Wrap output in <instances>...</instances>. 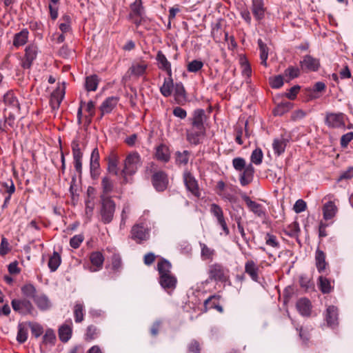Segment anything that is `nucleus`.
<instances>
[{"mask_svg": "<svg viewBox=\"0 0 353 353\" xmlns=\"http://www.w3.org/2000/svg\"><path fill=\"white\" fill-rule=\"evenodd\" d=\"M3 101L7 106L12 108L15 112H20V103L12 91H9L3 96Z\"/></svg>", "mask_w": 353, "mask_h": 353, "instance_id": "nucleus-23", "label": "nucleus"}, {"mask_svg": "<svg viewBox=\"0 0 353 353\" xmlns=\"http://www.w3.org/2000/svg\"><path fill=\"white\" fill-rule=\"evenodd\" d=\"M188 352L190 353H200L201 347L199 343L196 340H192L188 346Z\"/></svg>", "mask_w": 353, "mask_h": 353, "instance_id": "nucleus-63", "label": "nucleus"}, {"mask_svg": "<svg viewBox=\"0 0 353 353\" xmlns=\"http://www.w3.org/2000/svg\"><path fill=\"white\" fill-rule=\"evenodd\" d=\"M100 334L99 329L94 325H88L86 328V332L85 334V340L86 341H91L96 339Z\"/></svg>", "mask_w": 353, "mask_h": 353, "instance_id": "nucleus-37", "label": "nucleus"}, {"mask_svg": "<svg viewBox=\"0 0 353 353\" xmlns=\"http://www.w3.org/2000/svg\"><path fill=\"white\" fill-rule=\"evenodd\" d=\"M11 305L14 312L21 315L33 314L34 308L32 303L27 299H14Z\"/></svg>", "mask_w": 353, "mask_h": 353, "instance_id": "nucleus-5", "label": "nucleus"}, {"mask_svg": "<svg viewBox=\"0 0 353 353\" xmlns=\"http://www.w3.org/2000/svg\"><path fill=\"white\" fill-rule=\"evenodd\" d=\"M56 339L55 334L51 329H48L43 336V341L45 343H54Z\"/></svg>", "mask_w": 353, "mask_h": 353, "instance_id": "nucleus-59", "label": "nucleus"}, {"mask_svg": "<svg viewBox=\"0 0 353 353\" xmlns=\"http://www.w3.org/2000/svg\"><path fill=\"white\" fill-rule=\"evenodd\" d=\"M296 308L302 316H308L311 313V303L310 301L306 299L303 298L299 299L296 303Z\"/></svg>", "mask_w": 353, "mask_h": 353, "instance_id": "nucleus-27", "label": "nucleus"}, {"mask_svg": "<svg viewBox=\"0 0 353 353\" xmlns=\"http://www.w3.org/2000/svg\"><path fill=\"white\" fill-rule=\"evenodd\" d=\"M288 140L281 137L275 139L272 143L273 150L275 154L280 156L285 152Z\"/></svg>", "mask_w": 353, "mask_h": 353, "instance_id": "nucleus-30", "label": "nucleus"}, {"mask_svg": "<svg viewBox=\"0 0 353 353\" xmlns=\"http://www.w3.org/2000/svg\"><path fill=\"white\" fill-rule=\"evenodd\" d=\"M251 74H252L251 66H250L248 61L244 57V76L245 75L246 76V77L244 79V81L248 84L251 83V79H250Z\"/></svg>", "mask_w": 353, "mask_h": 353, "instance_id": "nucleus-60", "label": "nucleus"}, {"mask_svg": "<svg viewBox=\"0 0 353 353\" xmlns=\"http://www.w3.org/2000/svg\"><path fill=\"white\" fill-rule=\"evenodd\" d=\"M190 152L188 150L176 152V162L179 165H185L189 161Z\"/></svg>", "mask_w": 353, "mask_h": 353, "instance_id": "nucleus-46", "label": "nucleus"}, {"mask_svg": "<svg viewBox=\"0 0 353 353\" xmlns=\"http://www.w3.org/2000/svg\"><path fill=\"white\" fill-rule=\"evenodd\" d=\"M119 102V98L117 97H108L101 105L99 110L101 111L100 119L104 114L110 113L113 109L117 106Z\"/></svg>", "mask_w": 353, "mask_h": 353, "instance_id": "nucleus-18", "label": "nucleus"}, {"mask_svg": "<svg viewBox=\"0 0 353 353\" xmlns=\"http://www.w3.org/2000/svg\"><path fill=\"white\" fill-rule=\"evenodd\" d=\"M203 66V63L200 60H193L189 62L187 65V70L190 72L196 73L201 70Z\"/></svg>", "mask_w": 353, "mask_h": 353, "instance_id": "nucleus-48", "label": "nucleus"}, {"mask_svg": "<svg viewBox=\"0 0 353 353\" xmlns=\"http://www.w3.org/2000/svg\"><path fill=\"white\" fill-rule=\"evenodd\" d=\"M318 285L323 294L330 293L332 289L330 281L322 275L319 277Z\"/></svg>", "mask_w": 353, "mask_h": 353, "instance_id": "nucleus-40", "label": "nucleus"}, {"mask_svg": "<svg viewBox=\"0 0 353 353\" xmlns=\"http://www.w3.org/2000/svg\"><path fill=\"white\" fill-rule=\"evenodd\" d=\"M206 119L205 111L203 109H196L193 112L191 119L192 125L196 128H205L204 127V121Z\"/></svg>", "mask_w": 353, "mask_h": 353, "instance_id": "nucleus-20", "label": "nucleus"}, {"mask_svg": "<svg viewBox=\"0 0 353 353\" xmlns=\"http://www.w3.org/2000/svg\"><path fill=\"white\" fill-rule=\"evenodd\" d=\"M172 264L165 259H161L157 263V270L159 276L172 273Z\"/></svg>", "mask_w": 353, "mask_h": 353, "instance_id": "nucleus-33", "label": "nucleus"}, {"mask_svg": "<svg viewBox=\"0 0 353 353\" xmlns=\"http://www.w3.org/2000/svg\"><path fill=\"white\" fill-rule=\"evenodd\" d=\"M347 116L343 112H327L325 117V123L330 128H345Z\"/></svg>", "mask_w": 353, "mask_h": 353, "instance_id": "nucleus-4", "label": "nucleus"}, {"mask_svg": "<svg viewBox=\"0 0 353 353\" xmlns=\"http://www.w3.org/2000/svg\"><path fill=\"white\" fill-rule=\"evenodd\" d=\"M64 93L61 94V97H59L56 93H53L50 99V105L52 109H58L61 102L63 98Z\"/></svg>", "mask_w": 353, "mask_h": 353, "instance_id": "nucleus-55", "label": "nucleus"}, {"mask_svg": "<svg viewBox=\"0 0 353 353\" xmlns=\"http://www.w3.org/2000/svg\"><path fill=\"white\" fill-rule=\"evenodd\" d=\"M154 156L158 161L164 163L168 162L170 159L169 148L163 143L160 144L156 148Z\"/></svg>", "mask_w": 353, "mask_h": 353, "instance_id": "nucleus-21", "label": "nucleus"}, {"mask_svg": "<svg viewBox=\"0 0 353 353\" xmlns=\"http://www.w3.org/2000/svg\"><path fill=\"white\" fill-rule=\"evenodd\" d=\"M102 194L101 196H109L114 188L113 181L108 177L104 176L101 180Z\"/></svg>", "mask_w": 353, "mask_h": 353, "instance_id": "nucleus-35", "label": "nucleus"}, {"mask_svg": "<svg viewBox=\"0 0 353 353\" xmlns=\"http://www.w3.org/2000/svg\"><path fill=\"white\" fill-rule=\"evenodd\" d=\"M185 90L181 83H176L174 86V96L176 100H181L185 98Z\"/></svg>", "mask_w": 353, "mask_h": 353, "instance_id": "nucleus-51", "label": "nucleus"}, {"mask_svg": "<svg viewBox=\"0 0 353 353\" xmlns=\"http://www.w3.org/2000/svg\"><path fill=\"white\" fill-rule=\"evenodd\" d=\"M131 13L130 14V18L134 17L143 18L144 8L142 5L141 0H135L133 3L130 5Z\"/></svg>", "mask_w": 353, "mask_h": 353, "instance_id": "nucleus-28", "label": "nucleus"}, {"mask_svg": "<svg viewBox=\"0 0 353 353\" xmlns=\"http://www.w3.org/2000/svg\"><path fill=\"white\" fill-rule=\"evenodd\" d=\"M150 236V230L144 223L135 224L131 230V237L137 243L147 241Z\"/></svg>", "mask_w": 353, "mask_h": 353, "instance_id": "nucleus-7", "label": "nucleus"}, {"mask_svg": "<svg viewBox=\"0 0 353 353\" xmlns=\"http://www.w3.org/2000/svg\"><path fill=\"white\" fill-rule=\"evenodd\" d=\"M183 181L187 190L195 196L199 197L200 196V192L197 181L188 170L185 171L183 173Z\"/></svg>", "mask_w": 353, "mask_h": 353, "instance_id": "nucleus-12", "label": "nucleus"}, {"mask_svg": "<svg viewBox=\"0 0 353 353\" xmlns=\"http://www.w3.org/2000/svg\"><path fill=\"white\" fill-rule=\"evenodd\" d=\"M148 67V64L145 61L134 62L129 68V72H130L131 75L140 77L145 73Z\"/></svg>", "mask_w": 353, "mask_h": 353, "instance_id": "nucleus-22", "label": "nucleus"}, {"mask_svg": "<svg viewBox=\"0 0 353 353\" xmlns=\"http://www.w3.org/2000/svg\"><path fill=\"white\" fill-rule=\"evenodd\" d=\"M205 134V128H196L192 126V128L187 130V140L192 144L198 145L201 139Z\"/></svg>", "mask_w": 353, "mask_h": 353, "instance_id": "nucleus-15", "label": "nucleus"}, {"mask_svg": "<svg viewBox=\"0 0 353 353\" xmlns=\"http://www.w3.org/2000/svg\"><path fill=\"white\" fill-rule=\"evenodd\" d=\"M84 236L83 234H77L70 239V245L74 248L77 249L79 248L80 245L83 242Z\"/></svg>", "mask_w": 353, "mask_h": 353, "instance_id": "nucleus-57", "label": "nucleus"}, {"mask_svg": "<svg viewBox=\"0 0 353 353\" xmlns=\"http://www.w3.org/2000/svg\"><path fill=\"white\" fill-rule=\"evenodd\" d=\"M284 74L286 77H288L290 79H293L299 76L300 70L296 67L290 66L285 70Z\"/></svg>", "mask_w": 353, "mask_h": 353, "instance_id": "nucleus-56", "label": "nucleus"}, {"mask_svg": "<svg viewBox=\"0 0 353 353\" xmlns=\"http://www.w3.org/2000/svg\"><path fill=\"white\" fill-rule=\"evenodd\" d=\"M74 317L76 323H81L84 319V306L81 303H76L74 307Z\"/></svg>", "mask_w": 353, "mask_h": 353, "instance_id": "nucleus-44", "label": "nucleus"}, {"mask_svg": "<svg viewBox=\"0 0 353 353\" xmlns=\"http://www.w3.org/2000/svg\"><path fill=\"white\" fill-rule=\"evenodd\" d=\"M29 31L28 29L24 28L19 32L16 33L13 37V46L18 48L24 46L28 40Z\"/></svg>", "mask_w": 353, "mask_h": 353, "instance_id": "nucleus-24", "label": "nucleus"}, {"mask_svg": "<svg viewBox=\"0 0 353 353\" xmlns=\"http://www.w3.org/2000/svg\"><path fill=\"white\" fill-rule=\"evenodd\" d=\"M141 165V157L138 152H133L128 154L125 159L124 168L121 172L123 175L122 183H128L126 175L134 174Z\"/></svg>", "mask_w": 353, "mask_h": 353, "instance_id": "nucleus-1", "label": "nucleus"}, {"mask_svg": "<svg viewBox=\"0 0 353 353\" xmlns=\"http://www.w3.org/2000/svg\"><path fill=\"white\" fill-rule=\"evenodd\" d=\"M39 52L38 46L35 43H30L25 48V54L21 60V67L24 69L31 68Z\"/></svg>", "mask_w": 353, "mask_h": 353, "instance_id": "nucleus-6", "label": "nucleus"}, {"mask_svg": "<svg viewBox=\"0 0 353 353\" xmlns=\"http://www.w3.org/2000/svg\"><path fill=\"white\" fill-rule=\"evenodd\" d=\"M156 60L158 63V68L165 71L168 76H172L171 63L162 51L159 50L157 52Z\"/></svg>", "mask_w": 353, "mask_h": 353, "instance_id": "nucleus-19", "label": "nucleus"}, {"mask_svg": "<svg viewBox=\"0 0 353 353\" xmlns=\"http://www.w3.org/2000/svg\"><path fill=\"white\" fill-rule=\"evenodd\" d=\"M152 183L156 190L158 192L164 191L168 185L167 174L162 170L154 172L152 176Z\"/></svg>", "mask_w": 353, "mask_h": 353, "instance_id": "nucleus-9", "label": "nucleus"}, {"mask_svg": "<svg viewBox=\"0 0 353 353\" xmlns=\"http://www.w3.org/2000/svg\"><path fill=\"white\" fill-rule=\"evenodd\" d=\"M72 152L73 159H82L83 158V149L80 145V142L78 139H74L71 143Z\"/></svg>", "mask_w": 353, "mask_h": 353, "instance_id": "nucleus-41", "label": "nucleus"}, {"mask_svg": "<svg viewBox=\"0 0 353 353\" xmlns=\"http://www.w3.org/2000/svg\"><path fill=\"white\" fill-rule=\"evenodd\" d=\"M174 88L173 79L172 76H168V78L164 79L162 86L160 88L161 94L165 97H170L172 94Z\"/></svg>", "mask_w": 353, "mask_h": 353, "instance_id": "nucleus-31", "label": "nucleus"}, {"mask_svg": "<svg viewBox=\"0 0 353 353\" xmlns=\"http://www.w3.org/2000/svg\"><path fill=\"white\" fill-rule=\"evenodd\" d=\"M258 45L260 51V59L261 65L265 67L268 66L267 59L268 58V48L267 45L263 42V41L259 39L258 40Z\"/></svg>", "mask_w": 353, "mask_h": 353, "instance_id": "nucleus-34", "label": "nucleus"}, {"mask_svg": "<svg viewBox=\"0 0 353 353\" xmlns=\"http://www.w3.org/2000/svg\"><path fill=\"white\" fill-rule=\"evenodd\" d=\"M325 320L329 326H334L337 324L338 310L334 305H330L326 310Z\"/></svg>", "mask_w": 353, "mask_h": 353, "instance_id": "nucleus-26", "label": "nucleus"}, {"mask_svg": "<svg viewBox=\"0 0 353 353\" xmlns=\"http://www.w3.org/2000/svg\"><path fill=\"white\" fill-rule=\"evenodd\" d=\"M263 266L261 263H258L257 261L250 259L248 260L244 265V272L246 273L249 277L256 283H261L262 278Z\"/></svg>", "mask_w": 353, "mask_h": 353, "instance_id": "nucleus-3", "label": "nucleus"}, {"mask_svg": "<svg viewBox=\"0 0 353 353\" xmlns=\"http://www.w3.org/2000/svg\"><path fill=\"white\" fill-rule=\"evenodd\" d=\"M323 218L325 220L332 219L337 212V208L333 201H328L323 208Z\"/></svg>", "mask_w": 353, "mask_h": 353, "instance_id": "nucleus-29", "label": "nucleus"}, {"mask_svg": "<svg viewBox=\"0 0 353 353\" xmlns=\"http://www.w3.org/2000/svg\"><path fill=\"white\" fill-rule=\"evenodd\" d=\"M29 326L32 335L36 338L39 337L43 332V327L39 323L30 322Z\"/></svg>", "mask_w": 353, "mask_h": 353, "instance_id": "nucleus-53", "label": "nucleus"}, {"mask_svg": "<svg viewBox=\"0 0 353 353\" xmlns=\"http://www.w3.org/2000/svg\"><path fill=\"white\" fill-rule=\"evenodd\" d=\"M353 140V132H347L343 134L341 138V145L343 148H345L347 146L349 143Z\"/></svg>", "mask_w": 353, "mask_h": 353, "instance_id": "nucleus-64", "label": "nucleus"}, {"mask_svg": "<svg viewBox=\"0 0 353 353\" xmlns=\"http://www.w3.org/2000/svg\"><path fill=\"white\" fill-rule=\"evenodd\" d=\"M252 12L258 19L263 17L264 8L263 0H252Z\"/></svg>", "mask_w": 353, "mask_h": 353, "instance_id": "nucleus-38", "label": "nucleus"}, {"mask_svg": "<svg viewBox=\"0 0 353 353\" xmlns=\"http://www.w3.org/2000/svg\"><path fill=\"white\" fill-rule=\"evenodd\" d=\"M37 307L42 310H48L51 307V302L49 298L44 294H39L33 300Z\"/></svg>", "mask_w": 353, "mask_h": 353, "instance_id": "nucleus-25", "label": "nucleus"}, {"mask_svg": "<svg viewBox=\"0 0 353 353\" xmlns=\"http://www.w3.org/2000/svg\"><path fill=\"white\" fill-rule=\"evenodd\" d=\"M76 182V176H73L70 181V185L69 189L70 193L73 200H74L78 196V187Z\"/></svg>", "mask_w": 353, "mask_h": 353, "instance_id": "nucleus-58", "label": "nucleus"}, {"mask_svg": "<svg viewBox=\"0 0 353 353\" xmlns=\"http://www.w3.org/2000/svg\"><path fill=\"white\" fill-rule=\"evenodd\" d=\"M100 198L101 221L104 224H108L113 219L116 205L110 196H100Z\"/></svg>", "mask_w": 353, "mask_h": 353, "instance_id": "nucleus-2", "label": "nucleus"}, {"mask_svg": "<svg viewBox=\"0 0 353 353\" xmlns=\"http://www.w3.org/2000/svg\"><path fill=\"white\" fill-rule=\"evenodd\" d=\"M90 261L92 263L90 271L97 272L102 269L104 256L102 252L99 251L92 252L90 255Z\"/></svg>", "mask_w": 353, "mask_h": 353, "instance_id": "nucleus-17", "label": "nucleus"}, {"mask_svg": "<svg viewBox=\"0 0 353 353\" xmlns=\"http://www.w3.org/2000/svg\"><path fill=\"white\" fill-rule=\"evenodd\" d=\"M21 290L22 294L26 298L32 299L34 300V298L37 296V290L35 287L31 283H28L23 285L21 288Z\"/></svg>", "mask_w": 353, "mask_h": 353, "instance_id": "nucleus-39", "label": "nucleus"}, {"mask_svg": "<svg viewBox=\"0 0 353 353\" xmlns=\"http://www.w3.org/2000/svg\"><path fill=\"white\" fill-rule=\"evenodd\" d=\"M72 336L71 326L63 324L59 329V337L62 342H67Z\"/></svg>", "mask_w": 353, "mask_h": 353, "instance_id": "nucleus-36", "label": "nucleus"}, {"mask_svg": "<svg viewBox=\"0 0 353 353\" xmlns=\"http://www.w3.org/2000/svg\"><path fill=\"white\" fill-rule=\"evenodd\" d=\"M28 339V330L21 324L18 325L17 341L19 343H23Z\"/></svg>", "mask_w": 353, "mask_h": 353, "instance_id": "nucleus-49", "label": "nucleus"}, {"mask_svg": "<svg viewBox=\"0 0 353 353\" xmlns=\"http://www.w3.org/2000/svg\"><path fill=\"white\" fill-rule=\"evenodd\" d=\"M302 70L310 71H317L320 67V62L318 59L314 58L310 55H305L300 62Z\"/></svg>", "mask_w": 353, "mask_h": 353, "instance_id": "nucleus-16", "label": "nucleus"}, {"mask_svg": "<svg viewBox=\"0 0 353 353\" xmlns=\"http://www.w3.org/2000/svg\"><path fill=\"white\" fill-rule=\"evenodd\" d=\"M292 108V104L290 102H284L279 104L274 110V114L281 116L288 112Z\"/></svg>", "mask_w": 353, "mask_h": 353, "instance_id": "nucleus-45", "label": "nucleus"}, {"mask_svg": "<svg viewBox=\"0 0 353 353\" xmlns=\"http://www.w3.org/2000/svg\"><path fill=\"white\" fill-rule=\"evenodd\" d=\"M299 284L301 287L305 290H309L314 288V283L311 279L305 275L302 274L299 276Z\"/></svg>", "mask_w": 353, "mask_h": 353, "instance_id": "nucleus-47", "label": "nucleus"}, {"mask_svg": "<svg viewBox=\"0 0 353 353\" xmlns=\"http://www.w3.org/2000/svg\"><path fill=\"white\" fill-rule=\"evenodd\" d=\"M61 262V256L58 252H54L52 255L50 257L48 261V267L51 272L56 271L59 267Z\"/></svg>", "mask_w": 353, "mask_h": 353, "instance_id": "nucleus-42", "label": "nucleus"}, {"mask_svg": "<svg viewBox=\"0 0 353 353\" xmlns=\"http://www.w3.org/2000/svg\"><path fill=\"white\" fill-rule=\"evenodd\" d=\"M204 306L206 310L214 308L219 312H223V307L219 305V296L212 295L204 301Z\"/></svg>", "mask_w": 353, "mask_h": 353, "instance_id": "nucleus-32", "label": "nucleus"}, {"mask_svg": "<svg viewBox=\"0 0 353 353\" xmlns=\"http://www.w3.org/2000/svg\"><path fill=\"white\" fill-rule=\"evenodd\" d=\"M99 82V78L95 74L86 77L85 89L88 91H95L97 89Z\"/></svg>", "mask_w": 353, "mask_h": 353, "instance_id": "nucleus-43", "label": "nucleus"}, {"mask_svg": "<svg viewBox=\"0 0 353 353\" xmlns=\"http://www.w3.org/2000/svg\"><path fill=\"white\" fill-rule=\"evenodd\" d=\"M314 260L318 272L327 274L330 268L329 263L326 261L325 253L319 248L315 251Z\"/></svg>", "mask_w": 353, "mask_h": 353, "instance_id": "nucleus-11", "label": "nucleus"}, {"mask_svg": "<svg viewBox=\"0 0 353 353\" xmlns=\"http://www.w3.org/2000/svg\"><path fill=\"white\" fill-rule=\"evenodd\" d=\"M263 153L261 149H255L251 154V161L256 164L259 165L262 162Z\"/></svg>", "mask_w": 353, "mask_h": 353, "instance_id": "nucleus-54", "label": "nucleus"}, {"mask_svg": "<svg viewBox=\"0 0 353 353\" xmlns=\"http://www.w3.org/2000/svg\"><path fill=\"white\" fill-rule=\"evenodd\" d=\"M210 211L211 214L216 218L218 223L221 225L224 233L228 235L229 234V228L223 216V212L221 208L216 203L210 205Z\"/></svg>", "mask_w": 353, "mask_h": 353, "instance_id": "nucleus-13", "label": "nucleus"}, {"mask_svg": "<svg viewBox=\"0 0 353 353\" xmlns=\"http://www.w3.org/2000/svg\"><path fill=\"white\" fill-rule=\"evenodd\" d=\"M307 208V204L306 202L304 201L303 199H299L296 201L295 204L294 205V210L296 213H301L302 212H304Z\"/></svg>", "mask_w": 353, "mask_h": 353, "instance_id": "nucleus-62", "label": "nucleus"}, {"mask_svg": "<svg viewBox=\"0 0 353 353\" xmlns=\"http://www.w3.org/2000/svg\"><path fill=\"white\" fill-rule=\"evenodd\" d=\"M159 282L165 290L170 292L176 288L177 279L172 273H170L166 275L160 276Z\"/></svg>", "mask_w": 353, "mask_h": 353, "instance_id": "nucleus-14", "label": "nucleus"}, {"mask_svg": "<svg viewBox=\"0 0 353 353\" xmlns=\"http://www.w3.org/2000/svg\"><path fill=\"white\" fill-rule=\"evenodd\" d=\"M269 83L272 88H280L283 85V78L281 75H276L269 79Z\"/></svg>", "mask_w": 353, "mask_h": 353, "instance_id": "nucleus-52", "label": "nucleus"}, {"mask_svg": "<svg viewBox=\"0 0 353 353\" xmlns=\"http://www.w3.org/2000/svg\"><path fill=\"white\" fill-rule=\"evenodd\" d=\"M244 203L248 210L252 212L256 217L263 218L265 216V207L256 201L252 200L250 196L244 195Z\"/></svg>", "mask_w": 353, "mask_h": 353, "instance_id": "nucleus-10", "label": "nucleus"}, {"mask_svg": "<svg viewBox=\"0 0 353 353\" xmlns=\"http://www.w3.org/2000/svg\"><path fill=\"white\" fill-rule=\"evenodd\" d=\"M201 248V256L205 259H211L214 255V251L209 248L205 244L200 243Z\"/></svg>", "mask_w": 353, "mask_h": 353, "instance_id": "nucleus-61", "label": "nucleus"}, {"mask_svg": "<svg viewBox=\"0 0 353 353\" xmlns=\"http://www.w3.org/2000/svg\"><path fill=\"white\" fill-rule=\"evenodd\" d=\"M228 271L223 265L215 263L209 266L208 274L210 280L225 281L228 277Z\"/></svg>", "mask_w": 353, "mask_h": 353, "instance_id": "nucleus-8", "label": "nucleus"}, {"mask_svg": "<svg viewBox=\"0 0 353 353\" xmlns=\"http://www.w3.org/2000/svg\"><path fill=\"white\" fill-rule=\"evenodd\" d=\"M264 240L267 245L274 248H279V242L278 241L275 235L270 233H266L264 237Z\"/></svg>", "mask_w": 353, "mask_h": 353, "instance_id": "nucleus-50", "label": "nucleus"}]
</instances>
